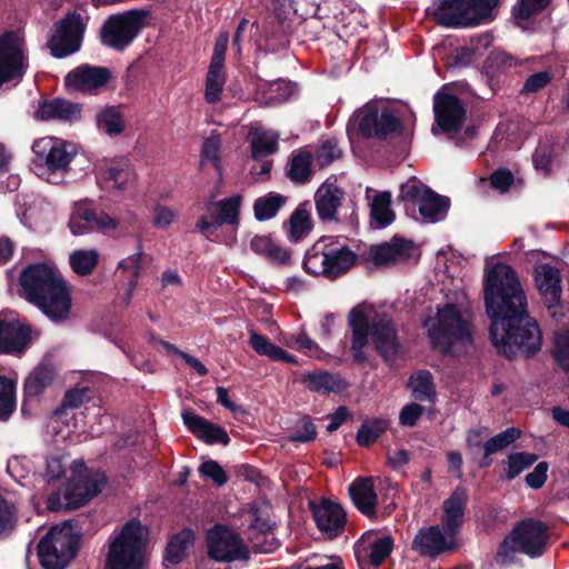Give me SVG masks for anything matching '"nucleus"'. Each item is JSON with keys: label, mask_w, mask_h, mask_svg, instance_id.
Masks as SVG:
<instances>
[{"label": "nucleus", "mask_w": 569, "mask_h": 569, "mask_svg": "<svg viewBox=\"0 0 569 569\" xmlns=\"http://www.w3.org/2000/svg\"><path fill=\"white\" fill-rule=\"evenodd\" d=\"M24 298L53 322H63L71 315V287L53 267L31 264L20 276Z\"/></svg>", "instance_id": "1"}, {"label": "nucleus", "mask_w": 569, "mask_h": 569, "mask_svg": "<svg viewBox=\"0 0 569 569\" xmlns=\"http://www.w3.org/2000/svg\"><path fill=\"white\" fill-rule=\"evenodd\" d=\"M483 299L490 326L519 319L528 310V300L516 270L508 263L497 262L487 270Z\"/></svg>", "instance_id": "2"}, {"label": "nucleus", "mask_w": 569, "mask_h": 569, "mask_svg": "<svg viewBox=\"0 0 569 569\" xmlns=\"http://www.w3.org/2000/svg\"><path fill=\"white\" fill-rule=\"evenodd\" d=\"M489 336L499 355L508 360L518 356H536L542 346V335L537 320L526 310L519 319L489 327Z\"/></svg>", "instance_id": "3"}, {"label": "nucleus", "mask_w": 569, "mask_h": 569, "mask_svg": "<svg viewBox=\"0 0 569 569\" xmlns=\"http://www.w3.org/2000/svg\"><path fill=\"white\" fill-rule=\"evenodd\" d=\"M502 0H439L430 13L435 22L445 28H473L490 23L497 17Z\"/></svg>", "instance_id": "4"}, {"label": "nucleus", "mask_w": 569, "mask_h": 569, "mask_svg": "<svg viewBox=\"0 0 569 569\" xmlns=\"http://www.w3.org/2000/svg\"><path fill=\"white\" fill-rule=\"evenodd\" d=\"M428 338L432 349L443 356H456L455 343L472 341L470 323L457 305L447 303L438 308L437 321L428 329Z\"/></svg>", "instance_id": "5"}, {"label": "nucleus", "mask_w": 569, "mask_h": 569, "mask_svg": "<svg viewBox=\"0 0 569 569\" xmlns=\"http://www.w3.org/2000/svg\"><path fill=\"white\" fill-rule=\"evenodd\" d=\"M103 569H142V525L126 522L109 538Z\"/></svg>", "instance_id": "6"}, {"label": "nucleus", "mask_w": 569, "mask_h": 569, "mask_svg": "<svg viewBox=\"0 0 569 569\" xmlns=\"http://www.w3.org/2000/svg\"><path fill=\"white\" fill-rule=\"evenodd\" d=\"M32 150L37 174L50 183L60 182L77 153L72 143L53 137L36 140Z\"/></svg>", "instance_id": "7"}, {"label": "nucleus", "mask_w": 569, "mask_h": 569, "mask_svg": "<svg viewBox=\"0 0 569 569\" xmlns=\"http://www.w3.org/2000/svg\"><path fill=\"white\" fill-rule=\"evenodd\" d=\"M78 537L70 522L53 526L38 543V557L44 569H66L76 555Z\"/></svg>", "instance_id": "8"}, {"label": "nucleus", "mask_w": 569, "mask_h": 569, "mask_svg": "<svg viewBox=\"0 0 569 569\" xmlns=\"http://www.w3.org/2000/svg\"><path fill=\"white\" fill-rule=\"evenodd\" d=\"M355 118L358 134L363 139L385 141L403 131L401 120L388 107L379 109L376 104H367L355 113Z\"/></svg>", "instance_id": "9"}, {"label": "nucleus", "mask_w": 569, "mask_h": 569, "mask_svg": "<svg viewBox=\"0 0 569 569\" xmlns=\"http://www.w3.org/2000/svg\"><path fill=\"white\" fill-rule=\"evenodd\" d=\"M29 66L26 40L19 31H8L0 37V86L23 78Z\"/></svg>", "instance_id": "10"}, {"label": "nucleus", "mask_w": 569, "mask_h": 569, "mask_svg": "<svg viewBox=\"0 0 569 569\" xmlns=\"http://www.w3.org/2000/svg\"><path fill=\"white\" fill-rule=\"evenodd\" d=\"M142 27V10L110 16L100 29L103 46L122 51L137 38Z\"/></svg>", "instance_id": "11"}, {"label": "nucleus", "mask_w": 569, "mask_h": 569, "mask_svg": "<svg viewBox=\"0 0 569 569\" xmlns=\"http://www.w3.org/2000/svg\"><path fill=\"white\" fill-rule=\"evenodd\" d=\"M208 555L218 562L248 561L250 551L239 533L217 523L207 535Z\"/></svg>", "instance_id": "12"}, {"label": "nucleus", "mask_w": 569, "mask_h": 569, "mask_svg": "<svg viewBox=\"0 0 569 569\" xmlns=\"http://www.w3.org/2000/svg\"><path fill=\"white\" fill-rule=\"evenodd\" d=\"M416 254L413 241L395 236L388 242L371 244L360 258L368 268L390 267L400 262H407Z\"/></svg>", "instance_id": "13"}, {"label": "nucleus", "mask_w": 569, "mask_h": 569, "mask_svg": "<svg viewBox=\"0 0 569 569\" xmlns=\"http://www.w3.org/2000/svg\"><path fill=\"white\" fill-rule=\"evenodd\" d=\"M84 32L80 13L71 12L56 23L54 31L48 40V48L56 58H64L78 51Z\"/></svg>", "instance_id": "14"}, {"label": "nucleus", "mask_w": 569, "mask_h": 569, "mask_svg": "<svg viewBox=\"0 0 569 569\" xmlns=\"http://www.w3.org/2000/svg\"><path fill=\"white\" fill-rule=\"evenodd\" d=\"M369 337L378 356L387 365L396 362L402 352V343L392 318L386 313L377 315L373 321H369Z\"/></svg>", "instance_id": "15"}, {"label": "nucleus", "mask_w": 569, "mask_h": 569, "mask_svg": "<svg viewBox=\"0 0 569 569\" xmlns=\"http://www.w3.org/2000/svg\"><path fill=\"white\" fill-rule=\"evenodd\" d=\"M509 538L517 545L518 552L530 558H537L545 553L548 542L547 525L533 518H527L516 523Z\"/></svg>", "instance_id": "16"}, {"label": "nucleus", "mask_w": 569, "mask_h": 569, "mask_svg": "<svg viewBox=\"0 0 569 569\" xmlns=\"http://www.w3.org/2000/svg\"><path fill=\"white\" fill-rule=\"evenodd\" d=\"M433 113L440 130L452 136L462 129L467 110L458 96L438 91L433 96Z\"/></svg>", "instance_id": "17"}, {"label": "nucleus", "mask_w": 569, "mask_h": 569, "mask_svg": "<svg viewBox=\"0 0 569 569\" xmlns=\"http://www.w3.org/2000/svg\"><path fill=\"white\" fill-rule=\"evenodd\" d=\"M309 508L318 530L326 539H336L343 532L347 515L338 502L322 497L318 503L309 501Z\"/></svg>", "instance_id": "18"}, {"label": "nucleus", "mask_w": 569, "mask_h": 569, "mask_svg": "<svg viewBox=\"0 0 569 569\" xmlns=\"http://www.w3.org/2000/svg\"><path fill=\"white\" fill-rule=\"evenodd\" d=\"M457 548L456 538L448 537L438 525L420 528L411 542L413 551L430 559L453 552Z\"/></svg>", "instance_id": "19"}, {"label": "nucleus", "mask_w": 569, "mask_h": 569, "mask_svg": "<svg viewBox=\"0 0 569 569\" xmlns=\"http://www.w3.org/2000/svg\"><path fill=\"white\" fill-rule=\"evenodd\" d=\"M30 333V327L21 323L14 311L0 312V353H21L28 347Z\"/></svg>", "instance_id": "20"}, {"label": "nucleus", "mask_w": 569, "mask_h": 569, "mask_svg": "<svg viewBox=\"0 0 569 569\" xmlns=\"http://www.w3.org/2000/svg\"><path fill=\"white\" fill-rule=\"evenodd\" d=\"M106 482L107 478L100 471H89L76 476L63 497L68 510L78 509L89 502L101 492Z\"/></svg>", "instance_id": "21"}, {"label": "nucleus", "mask_w": 569, "mask_h": 569, "mask_svg": "<svg viewBox=\"0 0 569 569\" xmlns=\"http://www.w3.org/2000/svg\"><path fill=\"white\" fill-rule=\"evenodd\" d=\"M111 78L107 67L82 64L71 70L64 78L67 87L87 93H93L103 88Z\"/></svg>", "instance_id": "22"}, {"label": "nucleus", "mask_w": 569, "mask_h": 569, "mask_svg": "<svg viewBox=\"0 0 569 569\" xmlns=\"http://www.w3.org/2000/svg\"><path fill=\"white\" fill-rule=\"evenodd\" d=\"M468 503V492L462 486H457L449 498L443 501V515L441 517V528L443 532L456 538L459 533L465 518V510Z\"/></svg>", "instance_id": "23"}, {"label": "nucleus", "mask_w": 569, "mask_h": 569, "mask_svg": "<svg viewBox=\"0 0 569 569\" xmlns=\"http://www.w3.org/2000/svg\"><path fill=\"white\" fill-rule=\"evenodd\" d=\"M181 417L189 432L207 445L220 443L228 446L230 443V437L224 428L197 415L192 409H184Z\"/></svg>", "instance_id": "24"}, {"label": "nucleus", "mask_w": 569, "mask_h": 569, "mask_svg": "<svg viewBox=\"0 0 569 569\" xmlns=\"http://www.w3.org/2000/svg\"><path fill=\"white\" fill-rule=\"evenodd\" d=\"M560 270L550 263L540 264L535 269V283L543 305L555 308L560 305L562 286Z\"/></svg>", "instance_id": "25"}, {"label": "nucleus", "mask_w": 569, "mask_h": 569, "mask_svg": "<svg viewBox=\"0 0 569 569\" xmlns=\"http://www.w3.org/2000/svg\"><path fill=\"white\" fill-rule=\"evenodd\" d=\"M348 326L351 329L352 359L356 363L361 365L368 360L363 348L369 342V318L360 307H353L348 315Z\"/></svg>", "instance_id": "26"}, {"label": "nucleus", "mask_w": 569, "mask_h": 569, "mask_svg": "<svg viewBox=\"0 0 569 569\" xmlns=\"http://www.w3.org/2000/svg\"><path fill=\"white\" fill-rule=\"evenodd\" d=\"M359 256L347 246L326 243L323 261L326 262V279L333 281L347 273L358 261Z\"/></svg>", "instance_id": "27"}, {"label": "nucleus", "mask_w": 569, "mask_h": 569, "mask_svg": "<svg viewBox=\"0 0 569 569\" xmlns=\"http://www.w3.org/2000/svg\"><path fill=\"white\" fill-rule=\"evenodd\" d=\"M345 191L335 183L321 184L315 193L318 218L322 222L337 221L338 209L342 206Z\"/></svg>", "instance_id": "28"}, {"label": "nucleus", "mask_w": 569, "mask_h": 569, "mask_svg": "<svg viewBox=\"0 0 569 569\" xmlns=\"http://www.w3.org/2000/svg\"><path fill=\"white\" fill-rule=\"evenodd\" d=\"M349 496L353 506L366 517L376 516L378 497L372 477H358L349 487Z\"/></svg>", "instance_id": "29"}, {"label": "nucleus", "mask_w": 569, "mask_h": 569, "mask_svg": "<svg viewBox=\"0 0 569 569\" xmlns=\"http://www.w3.org/2000/svg\"><path fill=\"white\" fill-rule=\"evenodd\" d=\"M301 383L308 390L322 395L341 393L349 387L340 373L326 370L307 371L301 376Z\"/></svg>", "instance_id": "30"}, {"label": "nucleus", "mask_w": 569, "mask_h": 569, "mask_svg": "<svg viewBox=\"0 0 569 569\" xmlns=\"http://www.w3.org/2000/svg\"><path fill=\"white\" fill-rule=\"evenodd\" d=\"M283 229L287 231V238L291 243H299L312 231L313 222L309 201L298 204L289 219L283 222Z\"/></svg>", "instance_id": "31"}, {"label": "nucleus", "mask_w": 569, "mask_h": 569, "mask_svg": "<svg viewBox=\"0 0 569 569\" xmlns=\"http://www.w3.org/2000/svg\"><path fill=\"white\" fill-rule=\"evenodd\" d=\"M196 539L194 531L186 527L172 535L164 549L163 559L171 565H179L188 557Z\"/></svg>", "instance_id": "32"}, {"label": "nucleus", "mask_w": 569, "mask_h": 569, "mask_svg": "<svg viewBox=\"0 0 569 569\" xmlns=\"http://www.w3.org/2000/svg\"><path fill=\"white\" fill-rule=\"evenodd\" d=\"M80 114L78 104L62 99H53L41 103L34 116L40 120H62L68 121L76 119Z\"/></svg>", "instance_id": "33"}, {"label": "nucleus", "mask_w": 569, "mask_h": 569, "mask_svg": "<svg viewBox=\"0 0 569 569\" xmlns=\"http://www.w3.org/2000/svg\"><path fill=\"white\" fill-rule=\"evenodd\" d=\"M313 154L306 149H299L291 153L287 164V177L295 183H308L312 176Z\"/></svg>", "instance_id": "34"}, {"label": "nucleus", "mask_w": 569, "mask_h": 569, "mask_svg": "<svg viewBox=\"0 0 569 569\" xmlns=\"http://www.w3.org/2000/svg\"><path fill=\"white\" fill-rule=\"evenodd\" d=\"M450 208V199L438 194L431 188H425V196L419 203V212L429 222H437L446 218Z\"/></svg>", "instance_id": "35"}, {"label": "nucleus", "mask_w": 569, "mask_h": 569, "mask_svg": "<svg viewBox=\"0 0 569 569\" xmlns=\"http://www.w3.org/2000/svg\"><path fill=\"white\" fill-rule=\"evenodd\" d=\"M408 387L412 388V397L419 401L435 402L437 397L433 376L429 370H419L411 375Z\"/></svg>", "instance_id": "36"}, {"label": "nucleus", "mask_w": 569, "mask_h": 569, "mask_svg": "<svg viewBox=\"0 0 569 569\" xmlns=\"http://www.w3.org/2000/svg\"><path fill=\"white\" fill-rule=\"evenodd\" d=\"M56 370L49 365L38 366L26 379L24 393L27 397L40 396L54 380Z\"/></svg>", "instance_id": "37"}, {"label": "nucleus", "mask_w": 569, "mask_h": 569, "mask_svg": "<svg viewBox=\"0 0 569 569\" xmlns=\"http://www.w3.org/2000/svg\"><path fill=\"white\" fill-rule=\"evenodd\" d=\"M521 436V430L516 427H509L506 430L499 432L498 435L489 438L485 443L480 440H472L471 437L467 438V445L469 449H479L480 447H486L488 453H496L509 445L517 441Z\"/></svg>", "instance_id": "38"}, {"label": "nucleus", "mask_w": 569, "mask_h": 569, "mask_svg": "<svg viewBox=\"0 0 569 569\" xmlns=\"http://www.w3.org/2000/svg\"><path fill=\"white\" fill-rule=\"evenodd\" d=\"M288 198L277 192H269L259 197L253 202V213L258 221H267L277 216L279 210L287 203Z\"/></svg>", "instance_id": "39"}, {"label": "nucleus", "mask_w": 569, "mask_h": 569, "mask_svg": "<svg viewBox=\"0 0 569 569\" xmlns=\"http://www.w3.org/2000/svg\"><path fill=\"white\" fill-rule=\"evenodd\" d=\"M78 220H84L86 226H96L100 229H113L117 227L114 219L108 214H97L93 210L87 208L77 209L69 221L70 230L73 234H81L82 230L77 229Z\"/></svg>", "instance_id": "40"}, {"label": "nucleus", "mask_w": 569, "mask_h": 569, "mask_svg": "<svg viewBox=\"0 0 569 569\" xmlns=\"http://www.w3.org/2000/svg\"><path fill=\"white\" fill-rule=\"evenodd\" d=\"M389 428V421L382 418L365 420L359 427L356 441L359 447L372 446Z\"/></svg>", "instance_id": "41"}, {"label": "nucleus", "mask_w": 569, "mask_h": 569, "mask_svg": "<svg viewBox=\"0 0 569 569\" xmlns=\"http://www.w3.org/2000/svg\"><path fill=\"white\" fill-rule=\"evenodd\" d=\"M390 204L391 193L389 191L376 194L372 200L370 217L380 229L390 226L396 219V213L390 209Z\"/></svg>", "instance_id": "42"}, {"label": "nucleus", "mask_w": 569, "mask_h": 569, "mask_svg": "<svg viewBox=\"0 0 569 569\" xmlns=\"http://www.w3.org/2000/svg\"><path fill=\"white\" fill-rule=\"evenodd\" d=\"M538 460L536 453L527 451L512 452L507 457V460H502L503 465H507L505 473L500 476L501 480H513L522 471L530 468Z\"/></svg>", "instance_id": "43"}, {"label": "nucleus", "mask_w": 569, "mask_h": 569, "mask_svg": "<svg viewBox=\"0 0 569 569\" xmlns=\"http://www.w3.org/2000/svg\"><path fill=\"white\" fill-rule=\"evenodd\" d=\"M326 252V240L320 239L310 249L307 250L302 268L303 270L315 277H323L326 279V262L323 261Z\"/></svg>", "instance_id": "44"}, {"label": "nucleus", "mask_w": 569, "mask_h": 569, "mask_svg": "<svg viewBox=\"0 0 569 569\" xmlns=\"http://www.w3.org/2000/svg\"><path fill=\"white\" fill-rule=\"evenodd\" d=\"M517 59L503 50L491 51L483 62V70L490 78L499 77L516 67Z\"/></svg>", "instance_id": "45"}, {"label": "nucleus", "mask_w": 569, "mask_h": 569, "mask_svg": "<svg viewBox=\"0 0 569 569\" xmlns=\"http://www.w3.org/2000/svg\"><path fill=\"white\" fill-rule=\"evenodd\" d=\"M99 252L96 249L74 250L69 256L71 269L79 276L91 274L99 262Z\"/></svg>", "instance_id": "46"}, {"label": "nucleus", "mask_w": 569, "mask_h": 569, "mask_svg": "<svg viewBox=\"0 0 569 569\" xmlns=\"http://www.w3.org/2000/svg\"><path fill=\"white\" fill-rule=\"evenodd\" d=\"M96 122L99 130L112 136L124 130L123 116L116 107H104L96 114Z\"/></svg>", "instance_id": "47"}, {"label": "nucleus", "mask_w": 569, "mask_h": 569, "mask_svg": "<svg viewBox=\"0 0 569 569\" xmlns=\"http://www.w3.org/2000/svg\"><path fill=\"white\" fill-rule=\"evenodd\" d=\"M393 539L391 536H382L372 541L368 548H363L369 563L376 569L379 568L393 550Z\"/></svg>", "instance_id": "48"}, {"label": "nucleus", "mask_w": 569, "mask_h": 569, "mask_svg": "<svg viewBox=\"0 0 569 569\" xmlns=\"http://www.w3.org/2000/svg\"><path fill=\"white\" fill-rule=\"evenodd\" d=\"M90 389L87 387H77L66 391L60 406L53 411V417L61 419L68 410L79 409L82 405L90 401Z\"/></svg>", "instance_id": "49"}, {"label": "nucleus", "mask_w": 569, "mask_h": 569, "mask_svg": "<svg viewBox=\"0 0 569 569\" xmlns=\"http://www.w3.org/2000/svg\"><path fill=\"white\" fill-rule=\"evenodd\" d=\"M342 150L339 147V142L336 138L327 137L322 138L315 151V159L319 167L325 168L331 164L333 161L340 159Z\"/></svg>", "instance_id": "50"}, {"label": "nucleus", "mask_w": 569, "mask_h": 569, "mask_svg": "<svg viewBox=\"0 0 569 569\" xmlns=\"http://www.w3.org/2000/svg\"><path fill=\"white\" fill-rule=\"evenodd\" d=\"M132 173L128 169L108 166L99 171V179L107 189H126Z\"/></svg>", "instance_id": "51"}, {"label": "nucleus", "mask_w": 569, "mask_h": 569, "mask_svg": "<svg viewBox=\"0 0 569 569\" xmlns=\"http://www.w3.org/2000/svg\"><path fill=\"white\" fill-rule=\"evenodd\" d=\"M241 201L242 197L240 194H233L231 197L221 199L216 203H210L208 206V211L211 212L212 208H214L219 214L227 220V224H238Z\"/></svg>", "instance_id": "52"}, {"label": "nucleus", "mask_w": 569, "mask_h": 569, "mask_svg": "<svg viewBox=\"0 0 569 569\" xmlns=\"http://www.w3.org/2000/svg\"><path fill=\"white\" fill-rule=\"evenodd\" d=\"M150 342L158 343L162 347L166 353L179 356L187 365H189L199 376L203 377L208 373L207 367L196 357L181 351L174 345L169 341L159 339L153 332L149 333Z\"/></svg>", "instance_id": "53"}, {"label": "nucleus", "mask_w": 569, "mask_h": 569, "mask_svg": "<svg viewBox=\"0 0 569 569\" xmlns=\"http://www.w3.org/2000/svg\"><path fill=\"white\" fill-rule=\"evenodd\" d=\"M552 0H518L511 13L515 20L527 21L543 12Z\"/></svg>", "instance_id": "54"}, {"label": "nucleus", "mask_w": 569, "mask_h": 569, "mask_svg": "<svg viewBox=\"0 0 569 569\" xmlns=\"http://www.w3.org/2000/svg\"><path fill=\"white\" fill-rule=\"evenodd\" d=\"M16 407V383L13 380L0 376V420H6Z\"/></svg>", "instance_id": "55"}, {"label": "nucleus", "mask_w": 569, "mask_h": 569, "mask_svg": "<svg viewBox=\"0 0 569 569\" xmlns=\"http://www.w3.org/2000/svg\"><path fill=\"white\" fill-rule=\"evenodd\" d=\"M552 356L556 363L569 372V328L555 333Z\"/></svg>", "instance_id": "56"}, {"label": "nucleus", "mask_w": 569, "mask_h": 569, "mask_svg": "<svg viewBox=\"0 0 569 569\" xmlns=\"http://www.w3.org/2000/svg\"><path fill=\"white\" fill-rule=\"evenodd\" d=\"M141 252H136L126 259L121 260L119 263V269L122 270L123 278L128 282V295H131L132 290L136 288L138 283V279L141 270Z\"/></svg>", "instance_id": "57"}, {"label": "nucleus", "mask_w": 569, "mask_h": 569, "mask_svg": "<svg viewBox=\"0 0 569 569\" xmlns=\"http://www.w3.org/2000/svg\"><path fill=\"white\" fill-rule=\"evenodd\" d=\"M555 157V147L551 143H539L532 153V163L537 171H542L545 176L551 172V166Z\"/></svg>", "instance_id": "58"}, {"label": "nucleus", "mask_w": 569, "mask_h": 569, "mask_svg": "<svg viewBox=\"0 0 569 569\" xmlns=\"http://www.w3.org/2000/svg\"><path fill=\"white\" fill-rule=\"evenodd\" d=\"M250 525L248 528V536L257 535L258 538L261 537V533H268L272 531L274 523H271L268 515H263L261 509L253 505L250 508Z\"/></svg>", "instance_id": "59"}, {"label": "nucleus", "mask_w": 569, "mask_h": 569, "mask_svg": "<svg viewBox=\"0 0 569 569\" xmlns=\"http://www.w3.org/2000/svg\"><path fill=\"white\" fill-rule=\"evenodd\" d=\"M251 157L253 160H262L278 150L277 139L266 136H258L250 142Z\"/></svg>", "instance_id": "60"}, {"label": "nucleus", "mask_w": 569, "mask_h": 569, "mask_svg": "<svg viewBox=\"0 0 569 569\" xmlns=\"http://www.w3.org/2000/svg\"><path fill=\"white\" fill-rule=\"evenodd\" d=\"M317 438V427L310 416H303L297 423L296 430L289 437L293 442H310Z\"/></svg>", "instance_id": "61"}, {"label": "nucleus", "mask_w": 569, "mask_h": 569, "mask_svg": "<svg viewBox=\"0 0 569 569\" xmlns=\"http://www.w3.org/2000/svg\"><path fill=\"white\" fill-rule=\"evenodd\" d=\"M425 188L428 187L421 183L417 178H411L400 186L398 199L419 204L425 196Z\"/></svg>", "instance_id": "62"}, {"label": "nucleus", "mask_w": 569, "mask_h": 569, "mask_svg": "<svg viewBox=\"0 0 569 569\" xmlns=\"http://www.w3.org/2000/svg\"><path fill=\"white\" fill-rule=\"evenodd\" d=\"M248 539L251 542V549L254 553H272L280 547V541L274 537L272 531L261 533L260 538H258L257 535H250Z\"/></svg>", "instance_id": "63"}, {"label": "nucleus", "mask_w": 569, "mask_h": 569, "mask_svg": "<svg viewBox=\"0 0 569 569\" xmlns=\"http://www.w3.org/2000/svg\"><path fill=\"white\" fill-rule=\"evenodd\" d=\"M249 333H250L249 345L251 346V348L259 356H266L273 361L279 347L277 345L272 343L269 340V338L256 332L254 330H251Z\"/></svg>", "instance_id": "64"}]
</instances>
